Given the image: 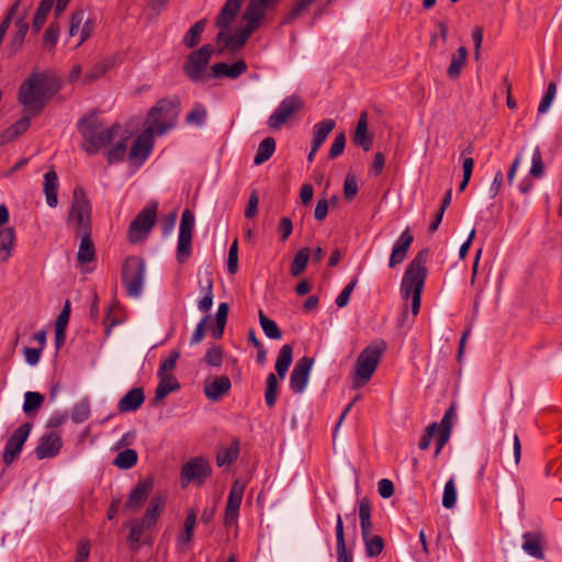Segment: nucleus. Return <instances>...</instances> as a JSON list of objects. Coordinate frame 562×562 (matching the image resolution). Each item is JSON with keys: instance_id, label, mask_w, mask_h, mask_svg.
I'll return each mask as SVG.
<instances>
[{"instance_id": "1", "label": "nucleus", "mask_w": 562, "mask_h": 562, "mask_svg": "<svg viewBox=\"0 0 562 562\" xmlns=\"http://www.w3.org/2000/svg\"><path fill=\"white\" fill-rule=\"evenodd\" d=\"M59 89L60 82L52 72L32 71L21 85L18 93V101L23 105L26 114L1 133V143H10L25 133L31 125L30 115L36 116L42 113L47 102Z\"/></svg>"}, {"instance_id": "2", "label": "nucleus", "mask_w": 562, "mask_h": 562, "mask_svg": "<svg viewBox=\"0 0 562 562\" xmlns=\"http://www.w3.org/2000/svg\"><path fill=\"white\" fill-rule=\"evenodd\" d=\"M77 130L82 137L80 148L88 155L94 156L100 149L108 147L121 131V125L104 126L97 112L83 115L77 122Z\"/></svg>"}, {"instance_id": "3", "label": "nucleus", "mask_w": 562, "mask_h": 562, "mask_svg": "<svg viewBox=\"0 0 562 562\" xmlns=\"http://www.w3.org/2000/svg\"><path fill=\"white\" fill-rule=\"evenodd\" d=\"M429 249L423 248L407 266L401 283L403 299L412 297V313L416 316L420 310L422 292L427 277L426 263Z\"/></svg>"}, {"instance_id": "4", "label": "nucleus", "mask_w": 562, "mask_h": 562, "mask_svg": "<svg viewBox=\"0 0 562 562\" xmlns=\"http://www.w3.org/2000/svg\"><path fill=\"white\" fill-rule=\"evenodd\" d=\"M385 350L386 342L379 339L372 341L359 353L352 378L353 389H360L368 383Z\"/></svg>"}, {"instance_id": "5", "label": "nucleus", "mask_w": 562, "mask_h": 562, "mask_svg": "<svg viewBox=\"0 0 562 562\" xmlns=\"http://www.w3.org/2000/svg\"><path fill=\"white\" fill-rule=\"evenodd\" d=\"M179 105L180 101L178 98L157 101L148 113V127H153L156 135H164L175 126L179 114Z\"/></svg>"}, {"instance_id": "6", "label": "nucleus", "mask_w": 562, "mask_h": 562, "mask_svg": "<svg viewBox=\"0 0 562 562\" xmlns=\"http://www.w3.org/2000/svg\"><path fill=\"white\" fill-rule=\"evenodd\" d=\"M67 222L68 224H75L76 236L91 235L92 233L91 204L80 187L74 189Z\"/></svg>"}, {"instance_id": "7", "label": "nucleus", "mask_w": 562, "mask_h": 562, "mask_svg": "<svg viewBox=\"0 0 562 562\" xmlns=\"http://www.w3.org/2000/svg\"><path fill=\"white\" fill-rule=\"evenodd\" d=\"M146 274L145 260L137 256H130L122 266V283L128 296L138 297L143 292Z\"/></svg>"}, {"instance_id": "8", "label": "nucleus", "mask_w": 562, "mask_h": 562, "mask_svg": "<svg viewBox=\"0 0 562 562\" xmlns=\"http://www.w3.org/2000/svg\"><path fill=\"white\" fill-rule=\"evenodd\" d=\"M158 202L150 201L131 222L127 231V239L136 244L146 238L157 221Z\"/></svg>"}, {"instance_id": "9", "label": "nucleus", "mask_w": 562, "mask_h": 562, "mask_svg": "<svg viewBox=\"0 0 562 562\" xmlns=\"http://www.w3.org/2000/svg\"><path fill=\"white\" fill-rule=\"evenodd\" d=\"M211 475L212 467L205 458H192L181 468V486L186 487L189 483H194L201 486Z\"/></svg>"}, {"instance_id": "10", "label": "nucleus", "mask_w": 562, "mask_h": 562, "mask_svg": "<svg viewBox=\"0 0 562 562\" xmlns=\"http://www.w3.org/2000/svg\"><path fill=\"white\" fill-rule=\"evenodd\" d=\"M305 105L299 94H291L284 98L274 112L268 117V125L271 130H280L290 117L299 113Z\"/></svg>"}, {"instance_id": "11", "label": "nucleus", "mask_w": 562, "mask_h": 562, "mask_svg": "<svg viewBox=\"0 0 562 562\" xmlns=\"http://www.w3.org/2000/svg\"><path fill=\"white\" fill-rule=\"evenodd\" d=\"M214 48L211 44H204L199 49L189 54L183 71L188 78L198 82L203 79V71L207 67Z\"/></svg>"}, {"instance_id": "12", "label": "nucleus", "mask_w": 562, "mask_h": 562, "mask_svg": "<svg viewBox=\"0 0 562 562\" xmlns=\"http://www.w3.org/2000/svg\"><path fill=\"white\" fill-rule=\"evenodd\" d=\"M194 223V214L189 209L184 210L181 215L177 246V260L180 263L186 262L191 256Z\"/></svg>"}, {"instance_id": "13", "label": "nucleus", "mask_w": 562, "mask_h": 562, "mask_svg": "<svg viewBox=\"0 0 562 562\" xmlns=\"http://www.w3.org/2000/svg\"><path fill=\"white\" fill-rule=\"evenodd\" d=\"M32 427L33 425L31 423H24L9 437L2 456L5 465H10L19 459Z\"/></svg>"}, {"instance_id": "14", "label": "nucleus", "mask_w": 562, "mask_h": 562, "mask_svg": "<svg viewBox=\"0 0 562 562\" xmlns=\"http://www.w3.org/2000/svg\"><path fill=\"white\" fill-rule=\"evenodd\" d=\"M154 128L146 127L133 142L128 158L133 164L142 165L154 148Z\"/></svg>"}, {"instance_id": "15", "label": "nucleus", "mask_w": 562, "mask_h": 562, "mask_svg": "<svg viewBox=\"0 0 562 562\" xmlns=\"http://www.w3.org/2000/svg\"><path fill=\"white\" fill-rule=\"evenodd\" d=\"M313 363L314 359L306 356L295 362L290 374V389L293 393L301 394L305 391Z\"/></svg>"}, {"instance_id": "16", "label": "nucleus", "mask_w": 562, "mask_h": 562, "mask_svg": "<svg viewBox=\"0 0 562 562\" xmlns=\"http://www.w3.org/2000/svg\"><path fill=\"white\" fill-rule=\"evenodd\" d=\"M154 487L153 477H145L137 482L132 488L128 498L124 504V510L137 512L146 502Z\"/></svg>"}, {"instance_id": "17", "label": "nucleus", "mask_w": 562, "mask_h": 562, "mask_svg": "<svg viewBox=\"0 0 562 562\" xmlns=\"http://www.w3.org/2000/svg\"><path fill=\"white\" fill-rule=\"evenodd\" d=\"M63 447V441L58 432L50 431L40 438L35 448V456L38 460L56 457Z\"/></svg>"}, {"instance_id": "18", "label": "nucleus", "mask_w": 562, "mask_h": 562, "mask_svg": "<svg viewBox=\"0 0 562 562\" xmlns=\"http://www.w3.org/2000/svg\"><path fill=\"white\" fill-rule=\"evenodd\" d=\"M244 496V485L235 481L228 494L227 504L224 515V525H233L238 517L239 507Z\"/></svg>"}, {"instance_id": "19", "label": "nucleus", "mask_w": 562, "mask_h": 562, "mask_svg": "<svg viewBox=\"0 0 562 562\" xmlns=\"http://www.w3.org/2000/svg\"><path fill=\"white\" fill-rule=\"evenodd\" d=\"M414 241V236L412 235L409 228L407 227L400 236L397 241L395 243L390 259L389 267L394 268L395 266L402 263L406 256L408 248Z\"/></svg>"}, {"instance_id": "20", "label": "nucleus", "mask_w": 562, "mask_h": 562, "mask_svg": "<svg viewBox=\"0 0 562 562\" xmlns=\"http://www.w3.org/2000/svg\"><path fill=\"white\" fill-rule=\"evenodd\" d=\"M352 143L364 151H369L372 148L373 136L368 132V113L366 111L359 115Z\"/></svg>"}, {"instance_id": "21", "label": "nucleus", "mask_w": 562, "mask_h": 562, "mask_svg": "<svg viewBox=\"0 0 562 562\" xmlns=\"http://www.w3.org/2000/svg\"><path fill=\"white\" fill-rule=\"evenodd\" d=\"M212 76L215 78L227 77L236 79L247 70L245 60H237L231 65L226 63H216L211 67Z\"/></svg>"}, {"instance_id": "22", "label": "nucleus", "mask_w": 562, "mask_h": 562, "mask_svg": "<svg viewBox=\"0 0 562 562\" xmlns=\"http://www.w3.org/2000/svg\"><path fill=\"white\" fill-rule=\"evenodd\" d=\"M243 2L244 0H226L215 19V25L221 29H228L238 14Z\"/></svg>"}, {"instance_id": "23", "label": "nucleus", "mask_w": 562, "mask_h": 562, "mask_svg": "<svg viewBox=\"0 0 562 562\" xmlns=\"http://www.w3.org/2000/svg\"><path fill=\"white\" fill-rule=\"evenodd\" d=\"M522 539L521 548L528 555L539 560L544 559V541L540 533L525 532Z\"/></svg>"}, {"instance_id": "24", "label": "nucleus", "mask_w": 562, "mask_h": 562, "mask_svg": "<svg viewBox=\"0 0 562 562\" xmlns=\"http://www.w3.org/2000/svg\"><path fill=\"white\" fill-rule=\"evenodd\" d=\"M145 402V394L142 387L131 389L117 404V409L121 413L135 412Z\"/></svg>"}, {"instance_id": "25", "label": "nucleus", "mask_w": 562, "mask_h": 562, "mask_svg": "<svg viewBox=\"0 0 562 562\" xmlns=\"http://www.w3.org/2000/svg\"><path fill=\"white\" fill-rule=\"evenodd\" d=\"M232 383L228 376L221 375L215 378L204 387L205 395L211 401H218L224 394L231 390Z\"/></svg>"}, {"instance_id": "26", "label": "nucleus", "mask_w": 562, "mask_h": 562, "mask_svg": "<svg viewBox=\"0 0 562 562\" xmlns=\"http://www.w3.org/2000/svg\"><path fill=\"white\" fill-rule=\"evenodd\" d=\"M44 192L46 203L50 207H56L58 204L57 190H58V176L55 170H49L44 175Z\"/></svg>"}, {"instance_id": "27", "label": "nucleus", "mask_w": 562, "mask_h": 562, "mask_svg": "<svg viewBox=\"0 0 562 562\" xmlns=\"http://www.w3.org/2000/svg\"><path fill=\"white\" fill-rule=\"evenodd\" d=\"M16 31L9 44V49L12 55L16 54L23 46L25 36L30 30V24L25 20V15L19 16L15 22Z\"/></svg>"}, {"instance_id": "28", "label": "nucleus", "mask_w": 562, "mask_h": 562, "mask_svg": "<svg viewBox=\"0 0 562 562\" xmlns=\"http://www.w3.org/2000/svg\"><path fill=\"white\" fill-rule=\"evenodd\" d=\"M333 119H325L314 125L312 146L314 150H318L330 132L335 128Z\"/></svg>"}, {"instance_id": "29", "label": "nucleus", "mask_w": 562, "mask_h": 562, "mask_svg": "<svg viewBox=\"0 0 562 562\" xmlns=\"http://www.w3.org/2000/svg\"><path fill=\"white\" fill-rule=\"evenodd\" d=\"M200 290L203 293V297L199 301V310L206 313L213 305V278L211 273H205L204 280L199 281Z\"/></svg>"}, {"instance_id": "30", "label": "nucleus", "mask_w": 562, "mask_h": 562, "mask_svg": "<svg viewBox=\"0 0 562 562\" xmlns=\"http://www.w3.org/2000/svg\"><path fill=\"white\" fill-rule=\"evenodd\" d=\"M336 541H337V561L338 562H352V553L347 551L344 524L340 514L337 515L336 520Z\"/></svg>"}, {"instance_id": "31", "label": "nucleus", "mask_w": 562, "mask_h": 562, "mask_svg": "<svg viewBox=\"0 0 562 562\" xmlns=\"http://www.w3.org/2000/svg\"><path fill=\"white\" fill-rule=\"evenodd\" d=\"M164 506L165 498L161 496H154L149 502L144 517L139 521L143 522L147 528H150L156 524L164 509Z\"/></svg>"}, {"instance_id": "32", "label": "nucleus", "mask_w": 562, "mask_h": 562, "mask_svg": "<svg viewBox=\"0 0 562 562\" xmlns=\"http://www.w3.org/2000/svg\"><path fill=\"white\" fill-rule=\"evenodd\" d=\"M115 64L113 57H106L97 63L89 71L83 76V82L86 85L92 83L97 79L103 77Z\"/></svg>"}, {"instance_id": "33", "label": "nucleus", "mask_w": 562, "mask_h": 562, "mask_svg": "<svg viewBox=\"0 0 562 562\" xmlns=\"http://www.w3.org/2000/svg\"><path fill=\"white\" fill-rule=\"evenodd\" d=\"M14 240L15 231L13 227L0 229V262H5L11 257Z\"/></svg>"}, {"instance_id": "34", "label": "nucleus", "mask_w": 562, "mask_h": 562, "mask_svg": "<svg viewBox=\"0 0 562 562\" xmlns=\"http://www.w3.org/2000/svg\"><path fill=\"white\" fill-rule=\"evenodd\" d=\"M293 359V348L291 345H283L278 353V358L276 361V372L283 379L292 363Z\"/></svg>"}, {"instance_id": "35", "label": "nucleus", "mask_w": 562, "mask_h": 562, "mask_svg": "<svg viewBox=\"0 0 562 562\" xmlns=\"http://www.w3.org/2000/svg\"><path fill=\"white\" fill-rule=\"evenodd\" d=\"M206 25V19H201L198 22H195L184 34L182 40L183 45L188 48H193L198 46V44L201 41V35L205 31Z\"/></svg>"}, {"instance_id": "36", "label": "nucleus", "mask_w": 562, "mask_h": 562, "mask_svg": "<svg viewBox=\"0 0 562 562\" xmlns=\"http://www.w3.org/2000/svg\"><path fill=\"white\" fill-rule=\"evenodd\" d=\"M239 443V439L234 438L227 448H224L216 453V463L218 467L232 464L238 459Z\"/></svg>"}, {"instance_id": "37", "label": "nucleus", "mask_w": 562, "mask_h": 562, "mask_svg": "<svg viewBox=\"0 0 562 562\" xmlns=\"http://www.w3.org/2000/svg\"><path fill=\"white\" fill-rule=\"evenodd\" d=\"M468 58V48L465 46H460L458 48V54L453 55L450 61V65L447 68V76L450 79H457L461 75V71L467 63Z\"/></svg>"}, {"instance_id": "38", "label": "nucleus", "mask_w": 562, "mask_h": 562, "mask_svg": "<svg viewBox=\"0 0 562 562\" xmlns=\"http://www.w3.org/2000/svg\"><path fill=\"white\" fill-rule=\"evenodd\" d=\"M80 238L79 249L77 252V260L79 263H88L95 258L94 244L91 240V235L78 236Z\"/></svg>"}, {"instance_id": "39", "label": "nucleus", "mask_w": 562, "mask_h": 562, "mask_svg": "<svg viewBox=\"0 0 562 562\" xmlns=\"http://www.w3.org/2000/svg\"><path fill=\"white\" fill-rule=\"evenodd\" d=\"M371 502L368 497H363L359 501V520L361 528V536L367 535V532H371L373 525L371 521Z\"/></svg>"}, {"instance_id": "40", "label": "nucleus", "mask_w": 562, "mask_h": 562, "mask_svg": "<svg viewBox=\"0 0 562 562\" xmlns=\"http://www.w3.org/2000/svg\"><path fill=\"white\" fill-rule=\"evenodd\" d=\"M159 383L155 391L154 403H158L164 400L169 393L180 389L179 382L175 376H158Z\"/></svg>"}, {"instance_id": "41", "label": "nucleus", "mask_w": 562, "mask_h": 562, "mask_svg": "<svg viewBox=\"0 0 562 562\" xmlns=\"http://www.w3.org/2000/svg\"><path fill=\"white\" fill-rule=\"evenodd\" d=\"M276 150V139L271 136L263 138L257 149V153L254 158V164L256 166L262 165L267 160L271 158Z\"/></svg>"}, {"instance_id": "42", "label": "nucleus", "mask_w": 562, "mask_h": 562, "mask_svg": "<svg viewBox=\"0 0 562 562\" xmlns=\"http://www.w3.org/2000/svg\"><path fill=\"white\" fill-rule=\"evenodd\" d=\"M364 543V551L368 558H376L384 549V540L379 535L367 532L366 537L361 536Z\"/></svg>"}, {"instance_id": "43", "label": "nucleus", "mask_w": 562, "mask_h": 562, "mask_svg": "<svg viewBox=\"0 0 562 562\" xmlns=\"http://www.w3.org/2000/svg\"><path fill=\"white\" fill-rule=\"evenodd\" d=\"M54 2L55 0H41L32 22V29L34 33H38L44 26L47 15L54 5Z\"/></svg>"}, {"instance_id": "44", "label": "nucleus", "mask_w": 562, "mask_h": 562, "mask_svg": "<svg viewBox=\"0 0 562 562\" xmlns=\"http://www.w3.org/2000/svg\"><path fill=\"white\" fill-rule=\"evenodd\" d=\"M44 403V395L29 391L24 395L23 412L29 417H34Z\"/></svg>"}, {"instance_id": "45", "label": "nucleus", "mask_w": 562, "mask_h": 562, "mask_svg": "<svg viewBox=\"0 0 562 562\" xmlns=\"http://www.w3.org/2000/svg\"><path fill=\"white\" fill-rule=\"evenodd\" d=\"M258 316L260 326L268 338L274 340L282 338V330L273 319L269 318L262 311H259Z\"/></svg>"}, {"instance_id": "46", "label": "nucleus", "mask_w": 562, "mask_h": 562, "mask_svg": "<svg viewBox=\"0 0 562 562\" xmlns=\"http://www.w3.org/2000/svg\"><path fill=\"white\" fill-rule=\"evenodd\" d=\"M310 256L311 250L307 247H303L296 252L291 265L292 277H299L303 273L308 262Z\"/></svg>"}, {"instance_id": "47", "label": "nucleus", "mask_w": 562, "mask_h": 562, "mask_svg": "<svg viewBox=\"0 0 562 562\" xmlns=\"http://www.w3.org/2000/svg\"><path fill=\"white\" fill-rule=\"evenodd\" d=\"M127 151V138H123L106 150V160L110 165L124 160Z\"/></svg>"}, {"instance_id": "48", "label": "nucleus", "mask_w": 562, "mask_h": 562, "mask_svg": "<svg viewBox=\"0 0 562 562\" xmlns=\"http://www.w3.org/2000/svg\"><path fill=\"white\" fill-rule=\"evenodd\" d=\"M195 524H196V510L191 508L186 517L183 530L179 537V541L181 543H190L192 541Z\"/></svg>"}, {"instance_id": "49", "label": "nucleus", "mask_w": 562, "mask_h": 562, "mask_svg": "<svg viewBox=\"0 0 562 562\" xmlns=\"http://www.w3.org/2000/svg\"><path fill=\"white\" fill-rule=\"evenodd\" d=\"M137 458V452L135 450L125 449L116 454L113 463L120 469L127 470L136 464Z\"/></svg>"}, {"instance_id": "50", "label": "nucleus", "mask_w": 562, "mask_h": 562, "mask_svg": "<svg viewBox=\"0 0 562 562\" xmlns=\"http://www.w3.org/2000/svg\"><path fill=\"white\" fill-rule=\"evenodd\" d=\"M263 16L265 11L250 0L243 15V19L248 21L247 25H252L257 30Z\"/></svg>"}, {"instance_id": "51", "label": "nucleus", "mask_w": 562, "mask_h": 562, "mask_svg": "<svg viewBox=\"0 0 562 562\" xmlns=\"http://www.w3.org/2000/svg\"><path fill=\"white\" fill-rule=\"evenodd\" d=\"M147 527L139 520H133L130 526V533L127 537V546L131 550L136 551L139 548L140 536Z\"/></svg>"}, {"instance_id": "52", "label": "nucleus", "mask_w": 562, "mask_h": 562, "mask_svg": "<svg viewBox=\"0 0 562 562\" xmlns=\"http://www.w3.org/2000/svg\"><path fill=\"white\" fill-rule=\"evenodd\" d=\"M265 401L268 407H273L278 396V379L274 373H269L266 380Z\"/></svg>"}, {"instance_id": "53", "label": "nucleus", "mask_w": 562, "mask_h": 562, "mask_svg": "<svg viewBox=\"0 0 562 562\" xmlns=\"http://www.w3.org/2000/svg\"><path fill=\"white\" fill-rule=\"evenodd\" d=\"M90 417V404L88 398H83L77 403L71 409V420L75 424H81Z\"/></svg>"}, {"instance_id": "54", "label": "nucleus", "mask_w": 562, "mask_h": 562, "mask_svg": "<svg viewBox=\"0 0 562 562\" xmlns=\"http://www.w3.org/2000/svg\"><path fill=\"white\" fill-rule=\"evenodd\" d=\"M60 34L59 23L54 21L50 22L44 33V46L48 52L54 50Z\"/></svg>"}, {"instance_id": "55", "label": "nucleus", "mask_w": 562, "mask_h": 562, "mask_svg": "<svg viewBox=\"0 0 562 562\" xmlns=\"http://www.w3.org/2000/svg\"><path fill=\"white\" fill-rule=\"evenodd\" d=\"M315 0H297L292 9L283 18V23L289 24L296 20Z\"/></svg>"}, {"instance_id": "56", "label": "nucleus", "mask_w": 562, "mask_h": 562, "mask_svg": "<svg viewBox=\"0 0 562 562\" xmlns=\"http://www.w3.org/2000/svg\"><path fill=\"white\" fill-rule=\"evenodd\" d=\"M255 26L252 25H246L245 27L240 29L233 37V42L231 43V49L237 50L241 48L246 42L248 41L249 36L255 32Z\"/></svg>"}, {"instance_id": "57", "label": "nucleus", "mask_w": 562, "mask_h": 562, "mask_svg": "<svg viewBox=\"0 0 562 562\" xmlns=\"http://www.w3.org/2000/svg\"><path fill=\"white\" fill-rule=\"evenodd\" d=\"M457 503V490L453 479H450L443 488L442 506L447 509L452 508Z\"/></svg>"}, {"instance_id": "58", "label": "nucleus", "mask_w": 562, "mask_h": 562, "mask_svg": "<svg viewBox=\"0 0 562 562\" xmlns=\"http://www.w3.org/2000/svg\"><path fill=\"white\" fill-rule=\"evenodd\" d=\"M180 357V351L178 350H175L170 353V356L165 359L161 363H160V367L158 369V376H173L171 372L175 367H176V362L177 360L179 359Z\"/></svg>"}, {"instance_id": "59", "label": "nucleus", "mask_w": 562, "mask_h": 562, "mask_svg": "<svg viewBox=\"0 0 562 562\" xmlns=\"http://www.w3.org/2000/svg\"><path fill=\"white\" fill-rule=\"evenodd\" d=\"M555 93H557V85L554 81H551V82H549V85L547 87V91H546L544 95L542 97L540 104L538 106L539 114H543L549 110V108L555 97Z\"/></svg>"}, {"instance_id": "60", "label": "nucleus", "mask_w": 562, "mask_h": 562, "mask_svg": "<svg viewBox=\"0 0 562 562\" xmlns=\"http://www.w3.org/2000/svg\"><path fill=\"white\" fill-rule=\"evenodd\" d=\"M21 2L22 0H15L11 5L10 8L7 10L4 16H3V20L1 21L0 23V34L4 35L7 34L8 30H9V26L14 18V15L16 14L20 5H21Z\"/></svg>"}, {"instance_id": "61", "label": "nucleus", "mask_w": 562, "mask_h": 562, "mask_svg": "<svg viewBox=\"0 0 562 562\" xmlns=\"http://www.w3.org/2000/svg\"><path fill=\"white\" fill-rule=\"evenodd\" d=\"M204 361L207 366L221 367L223 361V349L218 346H212L206 350Z\"/></svg>"}, {"instance_id": "62", "label": "nucleus", "mask_w": 562, "mask_h": 562, "mask_svg": "<svg viewBox=\"0 0 562 562\" xmlns=\"http://www.w3.org/2000/svg\"><path fill=\"white\" fill-rule=\"evenodd\" d=\"M544 173V166L542 161V156L539 147H536L532 154L531 159V168H530V175L533 178H541Z\"/></svg>"}, {"instance_id": "63", "label": "nucleus", "mask_w": 562, "mask_h": 562, "mask_svg": "<svg viewBox=\"0 0 562 562\" xmlns=\"http://www.w3.org/2000/svg\"><path fill=\"white\" fill-rule=\"evenodd\" d=\"M345 146H346V135H345V132H340V133L336 134L335 139L331 144V147H330L329 154H328L329 159H335V158L339 157L344 153Z\"/></svg>"}, {"instance_id": "64", "label": "nucleus", "mask_w": 562, "mask_h": 562, "mask_svg": "<svg viewBox=\"0 0 562 562\" xmlns=\"http://www.w3.org/2000/svg\"><path fill=\"white\" fill-rule=\"evenodd\" d=\"M86 11L83 9L77 10L71 14L70 24H69V36H76L80 33L81 24L85 20Z\"/></svg>"}]
</instances>
